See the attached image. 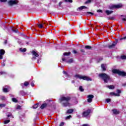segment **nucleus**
Instances as JSON below:
<instances>
[{"label":"nucleus","mask_w":126,"mask_h":126,"mask_svg":"<svg viewBox=\"0 0 126 126\" xmlns=\"http://www.w3.org/2000/svg\"><path fill=\"white\" fill-rule=\"evenodd\" d=\"M69 101H70V97L64 96H62L59 99V102L62 104L63 107H70L71 104L69 103Z\"/></svg>","instance_id":"obj_1"},{"label":"nucleus","mask_w":126,"mask_h":126,"mask_svg":"<svg viewBox=\"0 0 126 126\" xmlns=\"http://www.w3.org/2000/svg\"><path fill=\"white\" fill-rule=\"evenodd\" d=\"M98 76H99V77L101 78V79H102L103 81H104L105 83H108V81L111 80V77H110L109 75L105 73H102L99 74Z\"/></svg>","instance_id":"obj_2"},{"label":"nucleus","mask_w":126,"mask_h":126,"mask_svg":"<svg viewBox=\"0 0 126 126\" xmlns=\"http://www.w3.org/2000/svg\"><path fill=\"white\" fill-rule=\"evenodd\" d=\"M75 77L76 78H79V79H83V80H87V81H91L92 79L86 76H82L81 75H75Z\"/></svg>","instance_id":"obj_3"},{"label":"nucleus","mask_w":126,"mask_h":126,"mask_svg":"<svg viewBox=\"0 0 126 126\" xmlns=\"http://www.w3.org/2000/svg\"><path fill=\"white\" fill-rule=\"evenodd\" d=\"M112 72L113 73H117V74H119V75H122V76H126V72H125L124 71H120L117 69H114L112 70Z\"/></svg>","instance_id":"obj_4"},{"label":"nucleus","mask_w":126,"mask_h":126,"mask_svg":"<svg viewBox=\"0 0 126 126\" xmlns=\"http://www.w3.org/2000/svg\"><path fill=\"white\" fill-rule=\"evenodd\" d=\"M123 7V4L121 3L118 4H112L110 6V9H113V8H122Z\"/></svg>","instance_id":"obj_5"},{"label":"nucleus","mask_w":126,"mask_h":126,"mask_svg":"<svg viewBox=\"0 0 126 126\" xmlns=\"http://www.w3.org/2000/svg\"><path fill=\"white\" fill-rule=\"evenodd\" d=\"M87 98V101L88 103H91L93 101V98H94V95H93V94L88 95Z\"/></svg>","instance_id":"obj_6"},{"label":"nucleus","mask_w":126,"mask_h":126,"mask_svg":"<svg viewBox=\"0 0 126 126\" xmlns=\"http://www.w3.org/2000/svg\"><path fill=\"white\" fill-rule=\"evenodd\" d=\"M8 3L9 5H13V4H17L18 3V0H10L8 2Z\"/></svg>","instance_id":"obj_7"},{"label":"nucleus","mask_w":126,"mask_h":126,"mask_svg":"<svg viewBox=\"0 0 126 126\" xmlns=\"http://www.w3.org/2000/svg\"><path fill=\"white\" fill-rule=\"evenodd\" d=\"M90 112H91L90 109H89L86 111L82 113V117H87V116H89V114H90Z\"/></svg>","instance_id":"obj_8"},{"label":"nucleus","mask_w":126,"mask_h":126,"mask_svg":"<svg viewBox=\"0 0 126 126\" xmlns=\"http://www.w3.org/2000/svg\"><path fill=\"white\" fill-rule=\"evenodd\" d=\"M5 54V51L3 49L0 50V60H2L3 55Z\"/></svg>","instance_id":"obj_9"},{"label":"nucleus","mask_w":126,"mask_h":126,"mask_svg":"<svg viewBox=\"0 0 126 126\" xmlns=\"http://www.w3.org/2000/svg\"><path fill=\"white\" fill-rule=\"evenodd\" d=\"M62 61L63 62H65V63H73V60H72V59H70L69 61H67L64 58H62Z\"/></svg>","instance_id":"obj_10"},{"label":"nucleus","mask_w":126,"mask_h":126,"mask_svg":"<svg viewBox=\"0 0 126 126\" xmlns=\"http://www.w3.org/2000/svg\"><path fill=\"white\" fill-rule=\"evenodd\" d=\"M37 25L39 28L42 29L44 28V27L45 26V25H47V24L46 23L43 22L42 24H38Z\"/></svg>","instance_id":"obj_11"},{"label":"nucleus","mask_w":126,"mask_h":126,"mask_svg":"<svg viewBox=\"0 0 126 126\" xmlns=\"http://www.w3.org/2000/svg\"><path fill=\"white\" fill-rule=\"evenodd\" d=\"M117 43H118V42L117 41L114 42L113 43V44L112 45L108 46V48L109 49H113V48H115V46H116V45H117Z\"/></svg>","instance_id":"obj_12"},{"label":"nucleus","mask_w":126,"mask_h":126,"mask_svg":"<svg viewBox=\"0 0 126 126\" xmlns=\"http://www.w3.org/2000/svg\"><path fill=\"white\" fill-rule=\"evenodd\" d=\"M110 94L111 96H117L118 97L120 96V94H116L114 92H111L110 93Z\"/></svg>","instance_id":"obj_13"},{"label":"nucleus","mask_w":126,"mask_h":126,"mask_svg":"<svg viewBox=\"0 0 126 126\" xmlns=\"http://www.w3.org/2000/svg\"><path fill=\"white\" fill-rule=\"evenodd\" d=\"M101 67L103 70L104 71L106 70V64H102L101 65Z\"/></svg>","instance_id":"obj_14"},{"label":"nucleus","mask_w":126,"mask_h":126,"mask_svg":"<svg viewBox=\"0 0 126 126\" xmlns=\"http://www.w3.org/2000/svg\"><path fill=\"white\" fill-rule=\"evenodd\" d=\"M32 55H33V56H35V57H36V58L38 57H39V54H38V53H37V52H36L34 51H32Z\"/></svg>","instance_id":"obj_15"},{"label":"nucleus","mask_w":126,"mask_h":126,"mask_svg":"<svg viewBox=\"0 0 126 126\" xmlns=\"http://www.w3.org/2000/svg\"><path fill=\"white\" fill-rule=\"evenodd\" d=\"M47 104L46 103H44V104H43L41 106V107H40V108L41 109H44V108H46V107H47Z\"/></svg>","instance_id":"obj_16"},{"label":"nucleus","mask_w":126,"mask_h":126,"mask_svg":"<svg viewBox=\"0 0 126 126\" xmlns=\"http://www.w3.org/2000/svg\"><path fill=\"white\" fill-rule=\"evenodd\" d=\"M67 114H72L73 113V109H69L66 112Z\"/></svg>","instance_id":"obj_17"},{"label":"nucleus","mask_w":126,"mask_h":126,"mask_svg":"<svg viewBox=\"0 0 126 126\" xmlns=\"http://www.w3.org/2000/svg\"><path fill=\"white\" fill-rule=\"evenodd\" d=\"M20 52H22V53H25L26 52V48H20Z\"/></svg>","instance_id":"obj_18"},{"label":"nucleus","mask_w":126,"mask_h":126,"mask_svg":"<svg viewBox=\"0 0 126 126\" xmlns=\"http://www.w3.org/2000/svg\"><path fill=\"white\" fill-rule=\"evenodd\" d=\"M3 92L6 93V92H9V90H8V89L7 88H3Z\"/></svg>","instance_id":"obj_19"},{"label":"nucleus","mask_w":126,"mask_h":126,"mask_svg":"<svg viewBox=\"0 0 126 126\" xmlns=\"http://www.w3.org/2000/svg\"><path fill=\"white\" fill-rule=\"evenodd\" d=\"M112 111L115 115H118L119 114V111H117V109H113Z\"/></svg>","instance_id":"obj_20"},{"label":"nucleus","mask_w":126,"mask_h":126,"mask_svg":"<svg viewBox=\"0 0 126 126\" xmlns=\"http://www.w3.org/2000/svg\"><path fill=\"white\" fill-rule=\"evenodd\" d=\"M107 87L109 89H114L115 88V86H114V85L108 86Z\"/></svg>","instance_id":"obj_21"},{"label":"nucleus","mask_w":126,"mask_h":126,"mask_svg":"<svg viewBox=\"0 0 126 126\" xmlns=\"http://www.w3.org/2000/svg\"><path fill=\"white\" fill-rule=\"evenodd\" d=\"M106 13H107L108 15L111 14L113 13V11L106 10Z\"/></svg>","instance_id":"obj_22"},{"label":"nucleus","mask_w":126,"mask_h":126,"mask_svg":"<svg viewBox=\"0 0 126 126\" xmlns=\"http://www.w3.org/2000/svg\"><path fill=\"white\" fill-rule=\"evenodd\" d=\"M69 55H70V52H65L63 53V56H69Z\"/></svg>","instance_id":"obj_23"},{"label":"nucleus","mask_w":126,"mask_h":126,"mask_svg":"<svg viewBox=\"0 0 126 126\" xmlns=\"http://www.w3.org/2000/svg\"><path fill=\"white\" fill-rule=\"evenodd\" d=\"M84 8H87V7L86 6H82L79 7L78 9L82 10V9H83Z\"/></svg>","instance_id":"obj_24"},{"label":"nucleus","mask_w":126,"mask_h":126,"mask_svg":"<svg viewBox=\"0 0 126 126\" xmlns=\"http://www.w3.org/2000/svg\"><path fill=\"white\" fill-rule=\"evenodd\" d=\"M38 103L34 104L33 106V109H37L38 108Z\"/></svg>","instance_id":"obj_25"},{"label":"nucleus","mask_w":126,"mask_h":126,"mask_svg":"<svg viewBox=\"0 0 126 126\" xmlns=\"http://www.w3.org/2000/svg\"><path fill=\"white\" fill-rule=\"evenodd\" d=\"M12 100L13 101V102H14L15 103H17L18 102L17 99H16V98H12Z\"/></svg>","instance_id":"obj_26"},{"label":"nucleus","mask_w":126,"mask_h":126,"mask_svg":"<svg viewBox=\"0 0 126 126\" xmlns=\"http://www.w3.org/2000/svg\"><path fill=\"white\" fill-rule=\"evenodd\" d=\"M122 60H126V55H123L121 56Z\"/></svg>","instance_id":"obj_27"},{"label":"nucleus","mask_w":126,"mask_h":126,"mask_svg":"<svg viewBox=\"0 0 126 126\" xmlns=\"http://www.w3.org/2000/svg\"><path fill=\"white\" fill-rule=\"evenodd\" d=\"M10 122V120H5L4 121V125H6V124H8Z\"/></svg>","instance_id":"obj_28"},{"label":"nucleus","mask_w":126,"mask_h":126,"mask_svg":"<svg viewBox=\"0 0 126 126\" xmlns=\"http://www.w3.org/2000/svg\"><path fill=\"white\" fill-rule=\"evenodd\" d=\"M24 85L25 86H28V85H29V83H28V82H25L24 84Z\"/></svg>","instance_id":"obj_29"},{"label":"nucleus","mask_w":126,"mask_h":126,"mask_svg":"<svg viewBox=\"0 0 126 126\" xmlns=\"http://www.w3.org/2000/svg\"><path fill=\"white\" fill-rule=\"evenodd\" d=\"M85 48L86 49H91V48H92L91 46H88V45H86V46H85Z\"/></svg>","instance_id":"obj_30"},{"label":"nucleus","mask_w":126,"mask_h":126,"mask_svg":"<svg viewBox=\"0 0 126 126\" xmlns=\"http://www.w3.org/2000/svg\"><path fill=\"white\" fill-rule=\"evenodd\" d=\"M79 90L81 91V92H83V91H84V90H83V88H82V86H80L79 87Z\"/></svg>","instance_id":"obj_31"},{"label":"nucleus","mask_w":126,"mask_h":126,"mask_svg":"<svg viewBox=\"0 0 126 126\" xmlns=\"http://www.w3.org/2000/svg\"><path fill=\"white\" fill-rule=\"evenodd\" d=\"M7 117L8 118H9V117H12V118H13V117L12 116V114L11 113H9V114L7 115Z\"/></svg>","instance_id":"obj_32"},{"label":"nucleus","mask_w":126,"mask_h":126,"mask_svg":"<svg viewBox=\"0 0 126 126\" xmlns=\"http://www.w3.org/2000/svg\"><path fill=\"white\" fill-rule=\"evenodd\" d=\"M91 1H92L91 0H88L87 1L85 2V3H91Z\"/></svg>","instance_id":"obj_33"},{"label":"nucleus","mask_w":126,"mask_h":126,"mask_svg":"<svg viewBox=\"0 0 126 126\" xmlns=\"http://www.w3.org/2000/svg\"><path fill=\"white\" fill-rule=\"evenodd\" d=\"M12 31L13 32H15V33H17V32H18V30L16 29H15V30H12Z\"/></svg>","instance_id":"obj_34"},{"label":"nucleus","mask_w":126,"mask_h":126,"mask_svg":"<svg viewBox=\"0 0 126 126\" xmlns=\"http://www.w3.org/2000/svg\"><path fill=\"white\" fill-rule=\"evenodd\" d=\"M106 101L107 102V103H109V102H111V99L107 98L106 99Z\"/></svg>","instance_id":"obj_35"},{"label":"nucleus","mask_w":126,"mask_h":126,"mask_svg":"<svg viewBox=\"0 0 126 126\" xmlns=\"http://www.w3.org/2000/svg\"><path fill=\"white\" fill-rule=\"evenodd\" d=\"M4 107H5V104H0V108H3Z\"/></svg>","instance_id":"obj_36"},{"label":"nucleus","mask_w":126,"mask_h":126,"mask_svg":"<svg viewBox=\"0 0 126 126\" xmlns=\"http://www.w3.org/2000/svg\"><path fill=\"white\" fill-rule=\"evenodd\" d=\"M0 1L1 2H6V1H7V0H0Z\"/></svg>","instance_id":"obj_37"},{"label":"nucleus","mask_w":126,"mask_h":126,"mask_svg":"<svg viewBox=\"0 0 126 126\" xmlns=\"http://www.w3.org/2000/svg\"><path fill=\"white\" fill-rule=\"evenodd\" d=\"M16 109L17 110H19L20 109H21V106L20 105H18L17 107H16Z\"/></svg>","instance_id":"obj_38"},{"label":"nucleus","mask_w":126,"mask_h":126,"mask_svg":"<svg viewBox=\"0 0 126 126\" xmlns=\"http://www.w3.org/2000/svg\"><path fill=\"white\" fill-rule=\"evenodd\" d=\"M2 74H6V73H5V72H0V75H1Z\"/></svg>","instance_id":"obj_39"},{"label":"nucleus","mask_w":126,"mask_h":126,"mask_svg":"<svg viewBox=\"0 0 126 126\" xmlns=\"http://www.w3.org/2000/svg\"><path fill=\"white\" fill-rule=\"evenodd\" d=\"M114 19H115V18H114V17H111L109 18V20H114Z\"/></svg>","instance_id":"obj_40"},{"label":"nucleus","mask_w":126,"mask_h":126,"mask_svg":"<svg viewBox=\"0 0 126 126\" xmlns=\"http://www.w3.org/2000/svg\"><path fill=\"white\" fill-rule=\"evenodd\" d=\"M70 118H71V116H70V115H69V116H67L66 118H65V119H66H66H70Z\"/></svg>","instance_id":"obj_41"},{"label":"nucleus","mask_w":126,"mask_h":126,"mask_svg":"<svg viewBox=\"0 0 126 126\" xmlns=\"http://www.w3.org/2000/svg\"><path fill=\"white\" fill-rule=\"evenodd\" d=\"M117 94H121V90H117Z\"/></svg>","instance_id":"obj_42"},{"label":"nucleus","mask_w":126,"mask_h":126,"mask_svg":"<svg viewBox=\"0 0 126 126\" xmlns=\"http://www.w3.org/2000/svg\"><path fill=\"white\" fill-rule=\"evenodd\" d=\"M64 125V123L62 122V123L60 124V126H63Z\"/></svg>","instance_id":"obj_43"},{"label":"nucleus","mask_w":126,"mask_h":126,"mask_svg":"<svg viewBox=\"0 0 126 126\" xmlns=\"http://www.w3.org/2000/svg\"><path fill=\"white\" fill-rule=\"evenodd\" d=\"M87 14H91V15H93V13L91 12H87Z\"/></svg>","instance_id":"obj_44"},{"label":"nucleus","mask_w":126,"mask_h":126,"mask_svg":"<svg viewBox=\"0 0 126 126\" xmlns=\"http://www.w3.org/2000/svg\"><path fill=\"white\" fill-rule=\"evenodd\" d=\"M21 93L22 95H25V93H24V92H23V91H22L21 92Z\"/></svg>","instance_id":"obj_45"},{"label":"nucleus","mask_w":126,"mask_h":126,"mask_svg":"<svg viewBox=\"0 0 126 126\" xmlns=\"http://www.w3.org/2000/svg\"><path fill=\"white\" fill-rule=\"evenodd\" d=\"M1 65L2 66H4L5 65V63H1Z\"/></svg>","instance_id":"obj_46"},{"label":"nucleus","mask_w":126,"mask_h":126,"mask_svg":"<svg viewBox=\"0 0 126 126\" xmlns=\"http://www.w3.org/2000/svg\"><path fill=\"white\" fill-rule=\"evenodd\" d=\"M73 53L74 54H76V53H77V52L76 51V50H73Z\"/></svg>","instance_id":"obj_47"},{"label":"nucleus","mask_w":126,"mask_h":126,"mask_svg":"<svg viewBox=\"0 0 126 126\" xmlns=\"http://www.w3.org/2000/svg\"><path fill=\"white\" fill-rule=\"evenodd\" d=\"M62 3H63V2L61 1L59 3V6H61V5L62 4Z\"/></svg>","instance_id":"obj_48"},{"label":"nucleus","mask_w":126,"mask_h":126,"mask_svg":"<svg viewBox=\"0 0 126 126\" xmlns=\"http://www.w3.org/2000/svg\"><path fill=\"white\" fill-rule=\"evenodd\" d=\"M97 12H102V10H97Z\"/></svg>","instance_id":"obj_49"},{"label":"nucleus","mask_w":126,"mask_h":126,"mask_svg":"<svg viewBox=\"0 0 126 126\" xmlns=\"http://www.w3.org/2000/svg\"><path fill=\"white\" fill-rule=\"evenodd\" d=\"M82 126H89V125H88V124H84Z\"/></svg>","instance_id":"obj_50"},{"label":"nucleus","mask_w":126,"mask_h":126,"mask_svg":"<svg viewBox=\"0 0 126 126\" xmlns=\"http://www.w3.org/2000/svg\"><path fill=\"white\" fill-rule=\"evenodd\" d=\"M63 73H64V74H66V75L67 74V73L64 71H63Z\"/></svg>","instance_id":"obj_51"},{"label":"nucleus","mask_w":126,"mask_h":126,"mask_svg":"<svg viewBox=\"0 0 126 126\" xmlns=\"http://www.w3.org/2000/svg\"><path fill=\"white\" fill-rule=\"evenodd\" d=\"M81 52H82V53H84V52H85V51H84V49H81Z\"/></svg>","instance_id":"obj_52"},{"label":"nucleus","mask_w":126,"mask_h":126,"mask_svg":"<svg viewBox=\"0 0 126 126\" xmlns=\"http://www.w3.org/2000/svg\"><path fill=\"white\" fill-rule=\"evenodd\" d=\"M126 39V36L124 37V38H121L120 40H123V39Z\"/></svg>","instance_id":"obj_53"},{"label":"nucleus","mask_w":126,"mask_h":126,"mask_svg":"<svg viewBox=\"0 0 126 126\" xmlns=\"http://www.w3.org/2000/svg\"><path fill=\"white\" fill-rule=\"evenodd\" d=\"M34 84L33 83H31V86H32L33 87V86H34Z\"/></svg>","instance_id":"obj_54"},{"label":"nucleus","mask_w":126,"mask_h":126,"mask_svg":"<svg viewBox=\"0 0 126 126\" xmlns=\"http://www.w3.org/2000/svg\"><path fill=\"white\" fill-rule=\"evenodd\" d=\"M68 1L69 2H72V0H68Z\"/></svg>","instance_id":"obj_55"},{"label":"nucleus","mask_w":126,"mask_h":126,"mask_svg":"<svg viewBox=\"0 0 126 126\" xmlns=\"http://www.w3.org/2000/svg\"><path fill=\"white\" fill-rule=\"evenodd\" d=\"M32 60H36V57H32Z\"/></svg>","instance_id":"obj_56"},{"label":"nucleus","mask_w":126,"mask_h":126,"mask_svg":"<svg viewBox=\"0 0 126 126\" xmlns=\"http://www.w3.org/2000/svg\"><path fill=\"white\" fill-rule=\"evenodd\" d=\"M123 21H126V18H123Z\"/></svg>","instance_id":"obj_57"},{"label":"nucleus","mask_w":126,"mask_h":126,"mask_svg":"<svg viewBox=\"0 0 126 126\" xmlns=\"http://www.w3.org/2000/svg\"><path fill=\"white\" fill-rule=\"evenodd\" d=\"M18 43H19V44H21V41H18Z\"/></svg>","instance_id":"obj_58"},{"label":"nucleus","mask_w":126,"mask_h":126,"mask_svg":"<svg viewBox=\"0 0 126 126\" xmlns=\"http://www.w3.org/2000/svg\"><path fill=\"white\" fill-rule=\"evenodd\" d=\"M6 43H7V41L5 40V42H4V44H6Z\"/></svg>","instance_id":"obj_59"},{"label":"nucleus","mask_w":126,"mask_h":126,"mask_svg":"<svg viewBox=\"0 0 126 126\" xmlns=\"http://www.w3.org/2000/svg\"><path fill=\"white\" fill-rule=\"evenodd\" d=\"M37 63H39V61H37Z\"/></svg>","instance_id":"obj_60"},{"label":"nucleus","mask_w":126,"mask_h":126,"mask_svg":"<svg viewBox=\"0 0 126 126\" xmlns=\"http://www.w3.org/2000/svg\"><path fill=\"white\" fill-rule=\"evenodd\" d=\"M124 86H126V84L124 85Z\"/></svg>","instance_id":"obj_61"},{"label":"nucleus","mask_w":126,"mask_h":126,"mask_svg":"<svg viewBox=\"0 0 126 126\" xmlns=\"http://www.w3.org/2000/svg\"><path fill=\"white\" fill-rule=\"evenodd\" d=\"M3 61H4V62H5V60H3Z\"/></svg>","instance_id":"obj_62"}]
</instances>
